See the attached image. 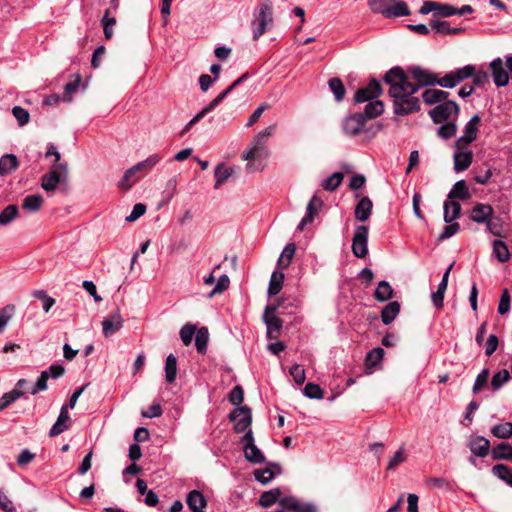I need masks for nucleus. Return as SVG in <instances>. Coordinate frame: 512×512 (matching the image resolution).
<instances>
[{
    "label": "nucleus",
    "instance_id": "obj_1",
    "mask_svg": "<svg viewBox=\"0 0 512 512\" xmlns=\"http://www.w3.org/2000/svg\"><path fill=\"white\" fill-rule=\"evenodd\" d=\"M384 81L389 84V96L393 98V111L396 115H408L420 110V101L413 96L418 91V86H412L404 70L395 66L384 76Z\"/></svg>",
    "mask_w": 512,
    "mask_h": 512
},
{
    "label": "nucleus",
    "instance_id": "obj_2",
    "mask_svg": "<svg viewBox=\"0 0 512 512\" xmlns=\"http://www.w3.org/2000/svg\"><path fill=\"white\" fill-rule=\"evenodd\" d=\"M368 6L373 13L385 18H397L410 15L408 5L401 0H368Z\"/></svg>",
    "mask_w": 512,
    "mask_h": 512
},
{
    "label": "nucleus",
    "instance_id": "obj_3",
    "mask_svg": "<svg viewBox=\"0 0 512 512\" xmlns=\"http://www.w3.org/2000/svg\"><path fill=\"white\" fill-rule=\"evenodd\" d=\"M365 117L361 113H353L347 115L342 122V130L345 135L349 137H355L361 133H371V135H375L381 129L380 124L375 125V130L372 131L373 126L366 127Z\"/></svg>",
    "mask_w": 512,
    "mask_h": 512
},
{
    "label": "nucleus",
    "instance_id": "obj_4",
    "mask_svg": "<svg viewBox=\"0 0 512 512\" xmlns=\"http://www.w3.org/2000/svg\"><path fill=\"white\" fill-rule=\"evenodd\" d=\"M283 472L282 467L277 462L266 461L263 452L258 449V483L266 485Z\"/></svg>",
    "mask_w": 512,
    "mask_h": 512
},
{
    "label": "nucleus",
    "instance_id": "obj_5",
    "mask_svg": "<svg viewBox=\"0 0 512 512\" xmlns=\"http://www.w3.org/2000/svg\"><path fill=\"white\" fill-rule=\"evenodd\" d=\"M459 113V105L455 101H448L437 104L428 114L434 123L440 124L452 119L457 120Z\"/></svg>",
    "mask_w": 512,
    "mask_h": 512
},
{
    "label": "nucleus",
    "instance_id": "obj_6",
    "mask_svg": "<svg viewBox=\"0 0 512 512\" xmlns=\"http://www.w3.org/2000/svg\"><path fill=\"white\" fill-rule=\"evenodd\" d=\"M67 174L68 170L65 163H54L50 171L42 176V188L47 192L54 191L58 184L66 180Z\"/></svg>",
    "mask_w": 512,
    "mask_h": 512
},
{
    "label": "nucleus",
    "instance_id": "obj_7",
    "mask_svg": "<svg viewBox=\"0 0 512 512\" xmlns=\"http://www.w3.org/2000/svg\"><path fill=\"white\" fill-rule=\"evenodd\" d=\"M475 66L472 64L465 65L445 74L439 79V86L447 89L456 87L461 82L469 79L474 75Z\"/></svg>",
    "mask_w": 512,
    "mask_h": 512
},
{
    "label": "nucleus",
    "instance_id": "obj_8",
    "mask_svg": "<svg viewBox=\"0 0 512 512\" xmlns=\"http://www.w3.org/2000/svg\"><path fill=\"white\" fill-rule=\"evenodd\" d=\"M276 310V305H268L263 313V321L267 328L266 335L268 339H277L282 330L283 322L276 315Z\"/></svg>",
    "mask_w": 512,
    "mask_h": 512
},
{
    "label": "nucleus",
    "instance_id": "obj_9",
    "mask_svg": "<svg viewBox=\"0 0 512 512\" xmlns=\"http://www.w3.org/2000/svg\"><path fill=\"white\" fill-rule=\"evenodd\" d=\"M369 228L366 225H358L352 238V252L357 258H365L368 255Z\"/></svg>",
    "mask_w": 512,
    "mask_h": 512
},
{
    "label": "nucleus",
    "instance_id": "obj_10",
    "mask_svg": "<svg viewBox=\"0 0 512 512\" xmlns=\"http://www.w3.org/2000/svg\"><path fill=\"white\" fill-rule=\"evenodd\" d=\"M229 421L234 423V431L241 433L246 431L252 423V411L247 406L234 408L229 416Z\"/></svg>",
    "mask_w": 512,
    "mask_h": 512
},
{
    "label": "nucleus",
    "instance_id": "obj_11",
    "mask_svg": "<svg viewBox=\"0 0 512 512\" xmlns=\"http://www.w3.org/2000/svg\"><path fill=\"white\" fill-rule=\"evenodd\" d=\"M480 122L481 118L478 114L471 117V119L465 124L463 135L455 141L456 148L467 147L476 140Z\"/></svg>",
    "mask_w": 512,
    "mask_h": 512
},
{
    "label": "nucleus",
    "instance_id": "obj_12",
    "mask_svg": "<svg viewBox=\"0 0 512 512\" xmlns=\"http://www.w3.org/2000/svg\"><path fill=\"white\" fill-rule=\"evenodd\" d=\"M247 74L242 75L237 80H235L227 89L222 91L213 101H211L206 107H204L199 113H197L190 121V125L194 126L197 124L201 119H203L209 112H211L213 109H215L220 102L237 86L239 85L244 79L247 78Z\"/></svg>",
    "mask_w": 512,
    "mask_h": 512
},
{
    "label": "nucleus",
    "instance_id": "obj_13",
    "mask_svg": "<svg viewBox=\"0 0 512 512\" xmlns=\"http://www.w3.org/2000/svg\"><path fill=\"white\" fill-rule=\"evenodd\" d=\"M273 9L271 2L266 0L261 3L258 12V38L273 27Z\"/></svg>",
    "mask_w": 512,
    "mask_h": 512
},
{
    "label": "nucleus",
    "instance_id": "obj_14",
    "mask_svg": "<svg viewBox=\"0 0 512 512\" xmlns=\"http://www.w3.org/2000/svg\"><path fill=\"white\" fill-rule=\"evenodd\" d=\"M382 93L381 84L375 78L371 79L366 87L359 88L355 95L356 103L370 102L376 99Z\"/></svg>",
    "mask_w": 512,
    "mask_h": 512
},
{
    "label": "nucleus",
    "instance_id": "obj_15",
    "mask_svg": "<svg viewBox=\"0 0 512 512\" xmlns=\"http://www.w3.org/2000/svg\"><path fill=\"white\" fill-rule=\"evenodd\" d=\"M409 72L413 79L417 81V83H412V86H418V89L423 86L439 85L440 78L420 66L410 67Z\"/></svg>",
    "mask_w": 512,
    "mask_h": 512
},
{
    "label": "nucleus",
    "instance_id": "obj_16",
    "mask_svg": "<svg viewBox=\"0 0 512 512\" xmlns=\"http://www.w3.org/2000/svg\"><path fill=\"white\" fill-rule=\"evenodd\" d=\"M279 505L291 512H317V507L313 503L301 502L293 496L282 498Z\"/></svg>",
    "mask_w": 512,
    "mask_h": 512
},
{
    "label": "nucleus",
    "instance_id": "obj_17",
    "mask_svg": "<svg viewBox=\"0 0 512 512\" xmlns=\"http://www.w3.org/2000/svg\"><path fill=\"white\" fill-rule=\"evenodd\" d=\"M491 69V75L494 81V84L497 87H505L509 83V74L503 65V61L501 58H496L490 62L489 65Z\"/></svg>",
    "mask_w": 512,
    "mask_h": 512
},
{
    "label": "nucleus",
    "instance_id": "obj_18",
    "mask_svg": "<svg viewBox=\"0 0 512 512\" xmlns=\"http://www.w3.org/2000/svg\"><path fill=\"white\" fill-rule=\"evenodd\" d=\"M123 318L117 310L102 321V331L106 338L112 336L123 327Z\"/></svg>",
    "mask_w": 512,
    "mask_h": 512
},
{
    "label": "nucleus",
    "instance_id": "obj_19",
    "mask_svg": "<svg viewBox=\"0 0 512 512\" xmlns=\"http://www.w3.org/2000/svg\"><path fill=\"white\" fill-rule=\"evenodd\" d=\"M70 424L71 419L68 414V406H62L56 422L52 425L49 431V436L56 437L60 435L61 433L69 429Z\"/></svg>",
    "mask_w": 512,
    "mask_h": 512
},
{
    "label": "nucleus",
    "instance_id": "obj_20",
    "mask_svg": "<svg viewBox=\"0 0 512 512\" xmlns=\"http://www.w3.org/2000/svg\"><path fill=\"white\" fill-rule=\"evenodd\" d=\"M493 208L489 204L478 203L470 211V219L485 224L493 216Z\"/></svg>",
    "mask_w": 512,
    "mask_h": 512
},
{
    "label": "nucleus",
    "instance_id": "obj_21",
    "mask_svg": "<svg viewBox=\"0 0 512 512\" xmlns=\"http://www.w3.org/2000/svg\"><path fill=\"white\" fill-rule=\"evenodd\" d=\"M275 125L269 126L262 132H258V170L264 168L266 160L270 156V151L262 145V140L273 134Z\"/></svg>",
    "mask_w": 512,
    "mask_h": 512
},
{
    "label": "nucleus",
    "instance_id": "obj_22",
    "mask_svg": "<svg viewBox=\"0 0 512 512\" xmlns=\"http://www.w3.org/2000/svg\"><path fill=\"white\" fill-rule=\"evenodd\" d=\"M186 503L193 512H205L207 506V501L199 490L190 491L186 497Z\"/></svg>",
    "mask_w": 512,
    "mask_h": 512
},
{
    "label": "nucleus",
    "instance_id": "obj_23",
    "mask_svg": "<svg viewBox=\"0 0 512 512\" xmlns=\"http://www.w3.org/2000/svg\"><path fill=\"white\" fill-rule=\"evenodd\" d=\"M454 170L456 172L465 171L469 168L473 161V153L470 150L461 151V148H457V151L454 153Z\"/></svg>",
    "mask_w": 512,
    "mask_h": 512
},
{
    "label": "nucleus",
    "instance_id": "obj_24",
    "mask_svg": "<svg viewBox=\"0 0 512 512\" xmlns=\"http://www.w3.org/2000/svg\"><path fill=\"white\" fill-rule=\"evenodd\" d=\"M468 447L473 455L483 458L489 453L490 442L483 436H477L469 442Z\"/></svg>",
    "mask_w": 512,
    "mask_h": 512
},
{
    "label": "nucleus",
    "instance_id": "obj_25",
    "mask_svg": "<svg viewBox=\"0 0 512 512\" xmlns=\"http://www.w3.org/2000/svg\"><path fill=\"white\" fill-rule=\"evenodd\" d=\"M241 444L244 449L245 458L252 463H256V445L254 443V436L251 429H249L241 439Z\"/></svg>",
    "mask_w": 512,
    "mask_h": 512
},
{
    "label": "nucleus",
    "instance_id": "obj_26",
    "mask_svg": "<svg viewBox=\"0 0 512 512\" xmlns=\"http://www.w3.org/2000/svg\"><path fill=\"white\" fill-rule=\"evenodd\" d=\"M160 160H161V157L158 154H153V155H150L145 160L132 166V169L134 170V172L136 174H139L134 181H137L142 176L147 174Z\"/></svg>",
    "mask_w": 512,
    "mask_h": 512
},
{
    "label": "nucleus",
    "instance_id": "obj_27",
    "mask_svg": "<svg viewBox=\"0 0 512 512\" xmlns=\"http://www.w3.org/2000/svg\"><path fill=\"white\" fill-rule=\"evenodd\" d=\"M373 203L369 197H363L356 205L354 216L358 221L365 222L371 216Z\"/></svg>",
    "mask_w": 512,
    "mask_h": 512
},
{
    "label": "nucleus",
    "instance_id": "obj_28",
    "mask_svg": "<svg viewBox=\"0 0 512 512\" xmlns=\"http://www.w3.org/2000/svg\"><path fill=\"white\" fill-rule=\"evenodd\" d=\"M234 173V167H228L224 163L218 164L214 169V188L219 189Z\"/></svg>",
    "mask_w": 512,
    "mask_h": 512
},
{
    "label": "nucleus",
    "instance_id": "obj_29",
    "mask_svg": "<svg viewBox=\"0 0 512 512\" xmlns=\"http://www.w3.org/2000/svg\"><path fill=\"white\" fill-rule=\"evenodd\" d=\"M400 308L401 306L398 301H391L388 304H386L381 311V320L383 324H391L400 313Z\"/></svg>",
    "mask_w": 512,
    "mask_h": 512
},
{
    "label": "nucleus",
    "instance_id": "obj_30",
    "mask_svg": "<svg viewBox=\"0 0 512 512\" xmlns=\"http://www.w3.org/2000/svg\"><path fill=\"white\" fill-rule=\"evenodd\" d=\"M323 204L322 200L319 199L317 196H313L311 200L309 201L305 216L302 218L300 223L298 224L297 229L302 230L306 224L311 223L314 220V217L317 213L316 205L321 206Z\"/></svg>",
    "mask_w": 512,
    "mask_h": 512
},
{
    "label": "nucleus",
    "instance_id": "obj_31",
    "mask_svg": "<svg viewBox=\"0 0 512 512\" xmlns=\"http://www.w3.org/2000/svg\"><path fill=\"white\" fill-rule=\"evenodd\" d=\"M430 26L437 34L455 35L464 31L462 27H452L448 21L431 20Z\"/></svg>",
    "mask_w": 512,
    "mask_h": 512
},
{
    "label": "nucleus",
    "instance_id": "obj_32",
    "mask_svg": "<svg viewBox=\"0 0 512 512\" xmlns=\"http://www.w3.org/2000/svg\"><path fill=\"white\" fill-rule=\"evenodd\" d=\"M241 159L247 161L245 171L249 174H253L255 171L254 161L256 160V138L251 141L248 149L242 152Z\"/></svg>",
    "mask_w": 512,
    "mask_h": 512
},
{
    "label": "nucleus",
    "instance_id": "obj_33",
    "mask_svg": "<svg viewBox=\"0 0 512 512\" xmlns=\"http://www.w3.org/2000/svg\"><path fill=\"white\" fill-rule=\"evenodd\" d=\"M18 158L14 154H5L0 158V175L10 174L18 168Z\"/></svg>",
    "mask_w": 512,
    "mask_h": 512
},
{
    "label": "nucleus",
    "instance_id": "obj_34",
    "mask_svg": "<svg viewBox=\"0 0 512 512\" xmlns=\"http://www.w3.org/2000/svg\"><path fill=\"white\" fill-rule=\"evenodd\" d=\"M373 295L377 301L385 302L393 297V288L388 281L381 280Z\"/></svg>",
    "mask_w": 512,
    "mask_h": 512
},
{
    "label": "nucleus",
    "instance_id": "obj_35",
    "mask_svg": "<svg viewBox=\"0 0 512 512\" xmlns=\"http://www.w3.org/2000/svg\"><path fill=\"white\" fill-rule=\"evenodd\" d=\"M384 111V104L380 100L370 101L366 104L363 113L365 120L374 119L380 116Z\"/></svg>",
    "mask_w": 512,
    "mask_h": 512
},
{
    "label": "nucleus",
    "instance_id": "obj_36",
    "mask_svg": "<svg viewBox=\"0 0 512 512\" xmlns=\"http://www.w3.org/2000/svg\"><path fill=\"white\" fill-rule=\"evenodd\" d=\"M470 197L471 194L469 192L465 180L457 181L448 194L449 199L458 198L461 200H468Z\"/></svg>",
    "mask_w": 512,
    "mask_h": 512
},
{
    "label": "nucleus",
    "instance_id": "obj_37",
    "mask_svg": "<svg viewBox=\"0 0 512 512\" xmlns=\"http://www.w3.org/2000/svg\"><path fill=\"white\" fill-rule=\"evenodd\" d=\"M296 252V245L294 243H288L282 250L280 257L277 261L280 269H286L289 267L294 254Z\"/></svg>",
    "mask_w": 512,
    "mask_h": 512
},
{
    "label": "nucleus",
    "instance_id": "obj_38",
    "mask_svg": "<svg viewBox=\"0 0 512 512\" xmlns=\"http://www.w3.org/2000/svg\"><path fill=\"white\" fill-rule=\"evenodd\" d=\"M281 490L279 488H273L269 491H265L261 494L258 499V505L263 507H270L275 504L277 501L280 502Z\"/></svg>",
    "mask_w": 512,
    "mask_h": 512
},
{
    "label": "nucleus",
    "instance_id": "obj_39",
    "mask_svg": "<svg viewBox=\"0 0 512 512\" xmlns=\"http://www.w3.org/2000/svg\"><path fill=\"white\" fill-rule=\"evenodd\" d=\"M461 213V205L456 201H445L444 203V221L451 223L459 217Z\"/></svg>",
    "mask_w": 512,
    "mask_h": 512
},
{
    "label": "nucleus",
    "instance_id": "obj_40",
    "mask_svg": "<svg viewBox=\"0 0 512 512\" xmlns=\"http://www.w3.org/2000/svg\"><path fill=\"white\" fill-rule=\"evenodd\" d=\"M493 255L500 263L509 261L511 256L506 243L502 240L493 241Z\"/></svg>",
    "mask_w": 512,
    "mask_h": 512
},
{
    "label": "nucleus",
    "instance_id": "obj_41",
    "mask_svg": "<svg viewBox=\"0 0 512 512\" xmlns=\"http://www.w3.org/2000/svg\"><path fill=\"white\" fill-rule=\"evenodd\" d=\"M209 333L206 327H201L196 332L195 346L199 354L204 355L207 352Z\"/></svg>",
    "mask_w": 512,
    "mask_h": 512
},
{
    "label": "nucleus",
    "instance_id": "obj_42",
    "mask_svg": "<svg viewBox=\"0 0 512 512\" xmlns=\"http://www.w3.org/2000/svg\"><path fill=\"white\" fill-rule=\"evenodd\" d=\"M492 457L495 460H512V446L508 443H499L492 450Z\"/></svg>",
    "mask_w": 512,
    "mask_h": 512
},
{
    "label": "nucleus",
    "instance_id": "obj_43",
    "mask_svg": "<svg viewBox=\"0 0 512 512\" xmlns=\"http://www.w3.org/2000/svg\"><path fill=\"white\" fill-rule=\"evenodd\" d=\"M284 282V274L281 271H274L271 275L269 287H268V294L269 296H275L277 295L283 286Z\"/></svg>",
    "mask_w": 512,
    "mask_h": 512
},
{
    "label": "nucleus",
    "instance_id": "obj_44",
    "mask_svg": "<svg viewBox=\"0 0 512 512\" xmlns=\"http://www.w3.org/2000/svg\"><path fill=\"white\" fill-rule=\"evenodd\" d=\"M344 175L341 172H334L322 181V188L326 191H335L342 183Z\"/></svg>",
    "mask_w": 512,
    "mask_h": 512
},
{
    "label": "nucleus",
    "instance_id": "obj_45",
    "mask_svg": "<svg viewBox=\"0 0 512 512\" xmlns=\"http://www.w3.org/2000/svg\"><path fill=\"white\" fill-rule=\"evenodd\" d=\"M492 473L507 485L512 487V469L504 464H496L492 468Z\"/></svg>",
    "mask_w": 512,
    "mask_h": 512
},
{
    "label": "nucleus",
    "instance_id": "obj_46",
    "mask_svg": "<svg viewBox=\"0 0 512 512\" xmlns=\"http://www.w3.org/2000/svg\"><path fill=\"white\" fill-rule=\"evenodd\" d=\"M177 376V358L169 354L165 362V379L168 383H173Z\"/></svg>",
    "mask_w": 512,
    "mask_h": 512
},
{
    "label": "nucleus",
    "instance_id": "obj_47",
    "mask_svg": "<svg viewBox=\"0 0 512 512\" xmlns=\"http://www.w3.org/2000/svg\"><path fill=\"white\" fill-rule=\"evenodd\" d=\"M437 129V135L444 140H448L455 136L457 132L456 120L446 121Z\"/></svg>",
    "mask_w": 512,
    "mask_h": 512
},
{
    "label": "nucleus",
    "instance_id": "obj_48",
    "mask_svg": "<svg viewBox=\"0 0 512 512\" xmlns=\"http://www.w3.org/2000/svg\"><path fill=\"white\" fill-rule=\"evenodd\" d=\"M43 203V197L39 194L28 195L22 202V208L29 212L38 211Z\"/></svg>",
    "mask_w": 512,
    "mask_h": 512
},
{
    "label": "nucleus",
    "instance_id": "obj_49",
    "mask_svg": "<svg viewBox=\"0 0 512 512\" xmlns=\"http://www.w3.org/2000/svg\"><path fill=\"white\" fill-rule=\"evenodd\" d=\"M329 88L331 92L334 94L335 100L340 102L344 99L346 89L342 82V80L338 77L331 78L328 81Z\"/></svg>",
    "mask_w": 512,
    "mask_h": 512
},
{
    "label": "nucleus",
    "instance_id": "obj_50",
    "mask_svg": "<svg viewBox=\"0 0 512 512\" xmlns=\"http://www.w3.org/2000/svg\"><path fill=\"white\" fill-rule=\"evenodd\" d=\"M510 373L508 370L503 369L495 373L491 379V388L493 391H498L501 389L509 380Z\"/></svg>",
    "mask_w": 512,
    "mask_h": 512
},
{
    "label": "nucleus",
    "instance_id": "obj_51",
    "mask_svg": "<svg viewBox=\"0 0 512 512\" xmlns=\"http://www.w3.org/2000/svg\"><path fill=\"white\" fill-rule=\"evenodd\" d=\"M491 433L493 436L500 439H507L512 436V423L505 422L501 424H497L492 427Z\"/></svg>",
    "mask_w": 512,
    "mask_h": 512
},
{
    "label": "nucleus",
    "instance_id": "obj_52",
    "mask_svg": "<svg viewBox=\"0 0 512 512\" xmlns=\"http://www.w3.org/2000/svg\"><path fill=\"white\" fill-rule=\"evenodd\" d=\"M16 307L13 304H8L0 309V333L15 314Z\"/></svg>",
    "mask_w": 512,
    "mask_h": 512
},
{
    "label": "nucleus",
    "instance_id": "obj_53",
    "mask_svg": "<svg viewBox=\"0 0 512 512\" xmlns=\"http://www.w3.org/2000/svg\"><path fill=\"white\" fill-rule=\"evenodd\" d=\"M18 215V207L14 204L8 205L1 213H0V225L5 226L8 225L12 220H14Z\"/></svg>",
    "mask_w": 512,
    "mask_h": 512
},
{
    "label": "nucleus",
    "instance_id": "obj_54",
    "mask_svg": "<svg viewBox=\"0 0 512 512\" xmlns=\"http://www.w3.org/2000/svg\"><path fill=\"white\" fill-rule=\"evenodd\" d=\"M20 397H22V393H19L18 391L15 390H11L7 393H4L0 398V411H3L6 408H8Z\"/></svg>",
    "mask_w": 512,
    "mask_h": 512
},
{
    "label": "nucleus",
    "instance_id": "obj_55",
    "mask_svg": "<svg viewBox=\"0 0 512 512\" xmlns=\"http://www.w3.org/2000/svg\"><path fill=\"white\" fill-rule=\"evenodd\" d=\"M74 79L73 80H70L68 83L65 84L64 86V96H65V100L67 101H70L71 100V95L77 91V89L79 88L80 86V83H81V75L80 74H74L73 75Z\"/></svg>",
    "mask_w": 512,
    "mask_h": 512
},
{
    "label": "nucleus",
    "instance_id": "obj_56",
    "mask_svg": "<svg viewBox=\"0 0 512 512\" xmlns=\"http://www.w3.org/2000/svg\"><path fill=\"white\" fill-rule=\"evenodd\" d=\"M304 395L309 399H322L323 391L318 384L309 382L305 385L303 390Z\"/></svg>",
    "mask_w": 512,
    "mask_h": 512
},
{
    "label": "nucleus",
    "instance_id": "obj_57",
    "mask_svg": "<svg viewBox=\"0 0 512 512\" xmlns=\"http://www.w3.org/2000/svg\"><path fill=\"white\" fill-rule=\"evenodd\" d=\"M490 372L489 369L484 368L476 377L475 382L473 384L472 392L477 394L480 390L485 387L488 383Z\"/></svg>",
    "mask_w": 512,
    "mask_h": 512
},
{
    "label": "nucleus",
    "instance_id": "obj_58",
    "mask_svg": "<svg viewBox=\"0 0 512 512\" xmlns=\"http://www.w3.org/2000/svg\"><path fill=\"white\" fill-rule=\"evenodd\" d=\"M456 15L455 7L447 3L436 2L435 17H450Z\"/></svg>",
    "mask_w": 512,
    "mask_h": 512
},
{
    "label": "nucleus",
    "instance_id": "obj_59",
    "mask_svg": "<svg viewBox=\"0 0 512 512\" xmlns=\"http://www.w3.org/2000/svg\"><path fill=\"white\" fill-rule=\"evenodd\" d=\"M48 372L42 371L40 376L38 377L35 384L32 386V388L29 390V393L32 395H36L37 393L41 391H45L48 388L47 381H48Z\"/></svg>",
    "mask_w": 512,
    "mask_h": 512
},
{
    "label": "nucleus",
    "instance_id": "obj_60",
    "mask_svg": "<svg viewBox=\"0 0 512 512\" xmlns=\"http://www.w3.org/2000/svg\"><path fill=\"white\" fill-rule=\"evenodd\" d=\"M12 114L16 118L18 125L20 127H23L24 125L28 124L30 120L29 112L21 106H14L12 108Z\"/></svg>",
    "mask_w": 512,
    "mask_h": 512
},
{
    "label": "nucleus",
    "instance_id": "obj_61",
    "mask_svg": "<svg viewBox=\"0 0 512 512\" xmlns=\"http://www.w3.org/2000/svg\"><path fill=\"white\" fill-rule=\"evenodd\" d=\"M229 284H230L229 277L225 274L221 275L219 277V279L217 280L215 287L208 294V297L211 298L217 294L223 293L225 290L228 289Z\"/></svg>",
    "mask_w": 512,
    "mask_h": 512
},
{
    "label": "nucleus",
    "instance_id": "obj_62",
    "mask_svg": "<svg viewBox=\"0 0 512 512\" xmlns=\"http://www.w3.org/2000/svg\"><path fill=\"white\" fill-rule=\"evenodd\" d=\"M406 461V455L404 453V447L401 446L399 450L395 452L393 457L389 460L387 464L388 470H394L396 469L400 464L404 463Z\"/></svg>",
    "mask_w": 512,
    "mask_h": 512
},
{
    "label": "nucleus",
    "instance_id": "obj_63",
    "mask_svg": "<svg viewBox=\"0 0 512 512\" xmlns=\"http://www.w3.org/2000/svg\"><path fill=\"white\" fill-rule=\"evenodd\" d=\"M384 354H385L384 349L381 347H376V348L372 349L367 354V357H366L367 365H371V366L377 365L383 359Z\"/></svg>",
    "mask_w": 512,
    "mask_h": 512
},
{
    "label": "nucleus",
    "instance_id": "obj_64",
    "mask_svg": "<svg viewBox=\"0 0 512 512\" xmlns=\"http://www.w3.org/2000/svg\"><path fill=\"white\" fill-rule=\"evenodd\" d=\"M195 332H197L196 326L192 324H186L181 328L180 338L184 345L188 346L192 342Z\"/></svg>",
    "mask_w": 512,
    "mask_h": 512
}]
</instances>
